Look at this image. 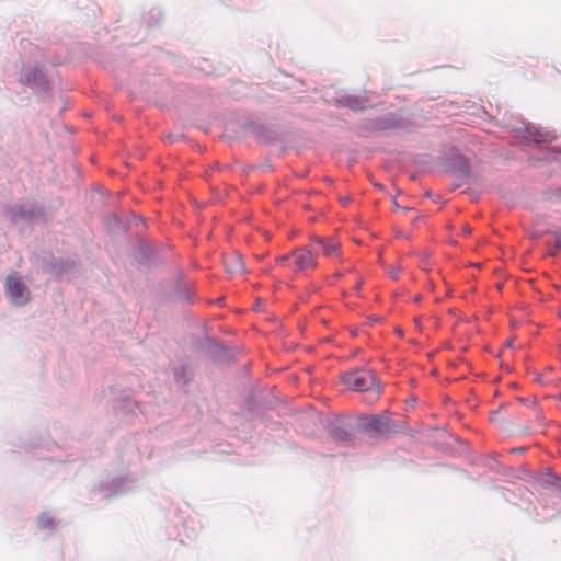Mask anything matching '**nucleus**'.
Masks as SVG:
<instances>
[{"instance_id":"11","label":"nucleus","mask_w":561,"mask_h":561,"mask_svg":"<svg viewBox=\"0 0 561 561\" xmlns=\"http://www.w3.org/2000/svg\"><path fill=\"white\" fill-rule=\"evenodd\" d=\"M362 283L356 284V289H360Z\"/></svg>"},{"instance_id":"1","label":"nucleus","mask_w":561,"mask_h":561,"mask_svg":"<svg viewBox=\"0 0 561 561\" xmlns=\"http://www.w3.org/2000/svg\"><path fill=\"white\" fill-rule=\"evenodd\" d=\"M341 381L347 389L363 392L364 400L368 403H374L380 398L381 386L370 370L359 369L345 373L341 376Z\"/></svg>"},{"instance_id":"4","label":"nucleus","mask_w":561,"mask_h":561,"mask_svg":"<svg viewBox=\"0 0 561 561\" xmlns=\"http://www.w3.org/2000/svg\"><path fill=\"white\" fill-rule=\"evenodd\" d=\"M366 420L365 426L378 434H387L393 428L391 421L386 415H369Z\"/></svg>"},{"instance_id":"7","label":"nucleus","mask_w":561,"mask_h":561,"mask_svg":"<svg viewBox=\"0 0 561 561\" xmlns=\"http://www.w3.org/2000/svg\"><path fill=\"white\" fill-rule=\"evenodd\" d=\"M44 80V75L41 70L34 69L30 73L25 75L23 81L28 84L39 83Z\"/></svg>"},{"instance_id":"3","label":"nucleus","mask_w":561,"mask_h":561,"mask_svg":"<svg viewBox=\"0 0 561 561\" xmlns=\"http://www.w3.org/2000/svg\"><path fill=\"white\" fill-rule=\"evenodd\" d=\"M5 287L8 296L14 305L22 306L28 301V288L16 275L8 276Z\"/></svg>"},{"instance_id":"5","label":"nucleus","mask_w":561,"mask_h":561,"mask_svg":"<svg viewBox=\"0 0 561 561\" xmlns=\"http://www.w3.org/2000/svg\"><path fill=\"white\" fill-rule=\"evenodd\" d=\"M311 243L316 247V251H320L325 256L333 257L337 254L339 244L331 239L312 237Z\"/></svg>"},{"instance_id":"10","label":"nucleus","mask_w":561,"mask_h":561,"mask_svg":"<svg viewBox=\"0 0 561 561\" xmlns=\"http://www.w3.org/2000/svg\"><path fill=\"white\" fill-rule=\"evenodd\" d=\"M392 204H393V207L399 208V204L396 201H393Z\"/></svg>"},{"instance_id":"9","label":"nucleus","mask_w":561,"mask_h":561,"mask_svg":"<svg viewBox=\"0 0 561 561\" xmlns=\"http://www.w3.org/2000/svg\"><path fill=\"white\" fill-rule=\"evenodd\" d=\"M462 230L465 234H470L472 231V229L469 226H465Z\"/></svg>"},{"instance_id":"8","label":"nucleus","mask_w":561,"mask_h":561,"mask_svg":"<svg viewBox=\"0 0 561 561\" xmlns=\"http://www.w3.org/2000/svg\"><path fill=\"white\" fill-rule=\"evenodd\" d=\"M401 271V267L400 266H394V267H391L389 271H388V274L389 276L392 278V279H397L398 276H399V273Z\"/></svg>"},{"instance_id":"2","label":"nucleus","mask_w":561,"mask_h":561,"mask_svg":"<svg viewBox=\"0 0 561 561\" xmlns=\"http://www.w3.org/2000/svg\"><path fill=\"white\" fill-rule=\"evenodd\" d=\"M277 263L282 266L291 267L297 273H306L317 266L314 254L308 248H298L289 255L279 256Z\"/></svg>"},{"instance_id":"6","label":"nucleus","mask_w":561,"mask_h":561,"mask_svg":"<svg viewBox=\"0 0 561 561\" xmlns=\"http://www.w3.org/2000/svg\"><path fill=\"white\" fill-rule=\"evenodd\" d=\"M224 264L227 273L238 275L244 272L242 257L238 252H232L224 257Z\"/></svg>"}]
</instances>
